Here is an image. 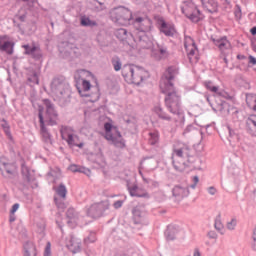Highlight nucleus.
<instances>
[{
  "label": "nucleus",
  "mask_w": 256,
  "mask_h": 256,
  "mask_svg": "<svg viewBox=\"0 0 256 256\" xmlns=\"http://www.w3.org/2000/svg\"><path fill=\"white\" fill-rule=\"evenodd\" d=\"M179 74V69L170 66L164 72L160 80V91L166 95L165 105L170 113L183 117V109H181V96L173 86V79Z\"/></svg>",
  "instance_id": "1"
},
{
  "label": "nucleus",
  "mask_w": 256,
  "mask_h": 256,
  "mask_svg": "<svg viewBox=\"0 0 256 256\" xmlns=\"http://www.w3.org/2000/svg\"><path fill=\"white\" fill-rule=\"evenodd\" d=\"M44 103L46 105L45 115H43L42 110H39L41 133L45 141H51V135L49 134V132H47V129L45 128V123H47V125H57V121H59V116L57 115V111H55V107H53V104H51L49 100H45Z\"/></svg>",
  "instance_id": "2"
},
{
  "label": "nucleus",
  "mask_w": 256,
  "mask_h": 256,
  "mask_svg": "<svg viewBox=\"0 0 256 256\" xmlns=\"http://www.w3.org/2000/svg\"><path fill=\"white\" fill-rule=\"evenodd\" d=\"M122 76L127 83L141 85L145 77H147V71L139 66L127 65L122 69Z\"/></svg>",
  "instance_id": "3"
},
{
  "label": "nucleus",
  "mask_w": 256,
  "mask_h": 256,
  "mask_svg": "<svg viewBox=\"0 0 256 256\" xmlns=\"http://www.w3.org/2000/svg\"><path fill=\"white\" fill-rule=\"evenodd\" d=\"M104 131L105 139L110 141L112 145L118 147L119 149H123V147H125V140L123 139V136L121 135V132H119L117 126L113 125V122H106L104 124Z\"/></svg>",
  "instance_id": "4"
},
{
  "label": "nucleus",
  "mask_w": 256,
  "mask_h": 256,
  "mask_svg": "<svg viewBox=\"0 0 256 256\" xmlns=\"http://www.w3.org/2000/svg\"><path fill=\"white\" fill-rule=\"evenodd\" d=\"M189 146L187 144H179L178 146L174 147L172 152V160L174 169L176 171H183L185 169V159L189 157Z\"/></svg>",
  "instance_id": "5"
},
{
  "label": "nucleus",
  "mask_w": 256,
  "mask_h": 256,
  "mask_svg": "<svg viewBox=\"0 0 256 256\" xmlns=\"http://www.w3.org/2000/svg\"><path fill=\"white\" fill-rule=\"evenodd\" d=\"M110 19L117 25H130L133 20V12L126 7L114 8L110 11Z\"/></svg>",
  "instance_id": "6"
},
{
  "label": "nucleus",
  "mask_w": 256,
  "mask_h": 256,
  "mask_svg": "<svg viewBox=\"0 0 256 256\" xmlns=\"http://www.w3.org/2000/svg\"><path fill=\"white\" fill-rule=\"evenodd\" d=\"M61 137L64 141H66V143H68L69 147H78L79 149H83L85 146V143L77 134H75V130H73L71 127H62Z\"/></svg>",
  "instance_id": "7"
},
{
  "label": "nucleus",
  "mask_w": 256,
  "mask_h": 256,
  "mask_svg": "<svg viewBox=\"0 0 256 256\" xmlns=\"http://www.w3.org/2000/svg\"><path fill=\"white\" fill-rule=\"evenodd\" d=\"M95 76L87 70H78L74 74V79L77 83L81 82L82 90L79 89V94L82 97H87L86 94H83V91L87 93V91L91 90V82L88 81V79H94Z\"/></svg>",
  "instance_id": "8"
},
{
  "label": "nucleus",
  "mask_w": 256,
  "mask_h": 256,
  "mask_svg": "<svg viewBox=\"0 0 256 256\" xmlns=\"http://www.w3.org/2000/svg\"><path fill=\"white\" fill-rule=\"evenodd\" d=\"M181 11L188 19H190V21H193V23H199V21L203 19L201 12L197 9V6L193 1L183 2Z\"/></svg>",
  "instance_id": "9"
},
{
  "label": "nucleus",
  "mask_w": 256,
  "mask_h": 256,
  "mask_svg": "<svg viewBox=\"0 0 256 256\" xmlns=\"http://www.w3.org/2000/svg\"><path fill=\"white\" fill-rule=\"evenodd\" d=\"M184 47L188 55L190 63L195 64L199 61V50L197 45H195V40L191 36H186L184 39Z\"/></svg>",
  "instance_id": "10"
},
{
  "label": "nucleus",
  "mask_w": 256,
  "mask_h": 256,
  "mask_svg": "<svg viewBox=\"0 0 256 256\" xmlns=\"http://www.w3.org/2000/svg\"><path fill=\"white\" fill-rule=\"evenodd\" d=\"M155 21L160 33H163L166 37H173L175 33V25L173 23L161 16H156Z\"/></svg>",
  "instance_id": "11"
},
{
  "label": "nucleus",
  "mask_w": 256,
  "mask_h": 256,
  "mask_svg": "<svg viewBox=\"0 0 256 256\" xmlns=\"http://www.w3.org/2000/svg\"><path fill=\"white\" fill-rule=\"evenodd\" d=\"M0 171L2 175H13L14 171H17V166L11 163L5 156L0 158Z\"/></svg>",
  "instance_id": "12"
},
{
  "label": "nucleus",
  "mask_w": 256,
  "mask_h": 256,
  "mask_svg": "<svg viewBox=\"0 0 256 256\" xmlns=\"http://www.w3.org/2000/svg\"><path fill=\"white\" fill-rule=\"evenodd\" d=\"M133 25L136 29H138V31L145 33V31H149L151 29V20L146 16H136L134 18Z\"/></svg>",
  "instance_id": "13"
},
{
  "label": "nucleus",
  "mask_w": 256,
  "mask_h": 256,
  "mask_svg": "<svg viewBox=\"0 0 256 256\" xmlns=\"http://www.w3.org/2000/svg\"><path fill=\"white\" fill-rule=\"evenodd\" d=\"M15 44L7 35L0 36V51H5L8 55H13V47Z\"/></svg>",
  "instance_id": "14"
},
{
  "label": "nucleus",
  "mask_w": 256,
  "mask_h": 256,
  "mask_svg": "<svg viewBox=\"0 0 256 256\" xmlns=\"http://www.w3.org/2000/svg\"><path fill=\"white\" fill-rule=\"evenodd\" d=\"M183 231L181 229V226L179 225H170L168 226L166 232H165V237L168 241H175L179 234Z\"/></svg>",
  "instance_id": "15"
},
{
  "label": "nucleus",
  "mask_w": 256,
  "mask_h": 256,
  "mask_svg": "<svg viewBox=\"0 0 256 256\" xmlns=\"http://www.w3.org/2000/svg\"><path fill=\"white\" fill-rule=\"evenodd\" d=\"M66 247L69 249V251H71V253H79L81 251V241L71 236L66 244Z\"/></svg>",
  "instance_id": "16"
},
{
  "label": "nucleus",
  "mask_w": 256,
  "mask_h": 256,
  "mask_svg": "<svg viewBox=\"0 0 256 256\" xmlns=\"http://www.w3.org/2000/svg\"><path fill=\"white\" fill-rule=\"evenodd\" d=\"M26 55H32L34 59H41L43 57V53L41 52V48L39 46L24 45Z\"/></svg>",
  "instance_id": "17"
},
{
  "label": "nucleus",
  "mask_w": 256,
  "mask_h": 256,
  "mask_svg": "<svg viewBox=\"0 0 256 256\" xmlns=\"http://www.w3.org/2000/svg\"><path fill=\"white\" fill-rule=\"evenodd\" d=\"M153 113L159 117V119H163L164 121H171V116L163 111L161 104H156L152 109Z\"/></svg>",
  "instance_id": "18"
},
{
  "label": "nucleus",
  "mask_w": 256,
  "mask_h": 256,
  "mask_svg": "<svg viewBox=\"0 0 256 256\" xmlns=\"http://www.w3.org/2000/svg\"><path fill=\"white\" fill-rule=\"evenodd\" d=\"M129 193L131 197H149V194L145 190L133 185L129 188Z\"/></svg>",
  "instance_id": "19"
},
{
  "label": "nucleus",
  "mask_w": 256,
  "mask_h": 256,
  "mask_svg": "<svg viewBox=\"0 0 256 256\" xmlns=\"http://www.w3.org/2000/svg\"><path fill=\"white\" fill-rule=\"evenodd\" d=\"M201 3L209 13H215L217 11V0H201Z\"/></svg>",
  "instance_id": "20"
},
{
  "label": "nucleus",
  "mask_w": 256,
  "mask_h": 256,
  "mask_svg": "<svg viewBox=\"0 0 256 256\" xmlns=\"http://www.w3.org/2000/svg\"><path fill=\"white\" fill-rule=\"evenodd\" d=\"M173 195L174 197H179L180 199H183V197H189V189L176 186L173 188Z\"/></svg>",
  "instance_id": "21"
},
{
  "label": "nucleus",
  "mask_w": 256,
  "mask_h": 256,
  "mask_svg": "<svg viewBox=\"0 0 256 256\" xmlns=\"http://www.w3.org/2000/svg\"><path fill=\"white\" fill-rule=\"evenodd\" d=\"M214 45L220 49V51H225L226 49H231V43L227 38H221L219 40H214Z\"/></svg>",
  "instance_id": "22"
},
{
  "label": "nucleus",
  "mask_w": 256,
  "mask_h": 256,
  "mask_svg": "<svg viewBox=\"0 0 256 256\" xmlns=\"http://www.w3.org/2000/svg\"><path fill=\"white\" fill-rule=\"evenodd\" d=\"M155 59H166L169 57V51L164 46H158V49L153 52Z\"/></svg>",
  "instance_id": "23"
},
{
  "label": "nucleus",
  "mask_w": 256,
  "mask_h": 256,
  "mask_svg": "<svg viewBox=\"0 0 256 256\" xmlns=\"http://www.w3.org/2000/svg\"><path fill=\"white\" fill-rule=\"evenodd\" d=\"M24 256H37V248L33 242L24 245Z\"/></svg>",
  "instance_id": "24"
},
{
  "label": "nucleus",
  "mask_w": 256,
  "mask_h": 256,
  "mask_svg": "<svg viewBox=\"0 0 256 256\" xmlns=\"http://www.w3.org/2000/svg\"><path fill=\"white\" fill-rule=\"evenodd\" d=\"M67 219H68V225H70V227H74L75 225H77V214L75 213V209L70 208L67 211Z\"/></svg>",
  "instance_id": "25"
},
{
  "label": "nucleus",
  "mask_w": 256,
  "mask_h": 256,
  "mask_svg": "<svg viewBox=\"0 0 256 256\" xmlns=\"http://www.w3.org/2000/svg\"><path fill=\"white\" fill-rule=\"evenodd\" d=\"M102 205L101 204H93L90 207L86 208L87 211V215H90V217H97V215H99V212L102 209Z\"/></svg>",
  "instance_id": "26"
},
{
  "label": "nucleus",
  "mask_w": 256,
  "mask_h": 256,
  "mask_svg": "<svg viewBox=\"0 0 256 256\" xmlns=\"http://www.w3.org/2000/svg\"><path fill=\"white\" fill-rule=\"evenodd\" d=\"M65 87V79L63 77L54 78L51 83V89L56 91V89H63Z\"/></svg>",
  "instance_id": "27"
},
{
  "label": "nucleus",
  "mask_w": 256,
  "mask_h": 256,
  "mask_svg": "<svg viewBox=\"0 0 256 256\" xmlns=\"http://www.w3.org/2000/svg\"><path fill=\"white\" fill-rule=\"evenodd\" d=\"M206 89H208V91H211V93H215V95H223V92L219 91V86H214L213 82L208 81L204 83Z\"/></svg>",
  "instance_id": "28"
},
{
  "label": "nucleus",
  "mask_w": 256,
  "mask_h": 256,
  "mask_svg": "<svg viewBox=\"0 0 256 256\" xmlns=\"http://www.w3.org/2000/svg\"><path fill=\"white\" fill-rule=\"evenodd\" d=\"M246 103L249 108L252 109V111H255L256 109V95L255 94H248L246 96Z\"/></svg>",
  "instance_id": "29"
},
{
  "label": "nucleus",
  "mask_w": 256,
  "mask_h": 256,
  "mask_svg": "<svg viewBox=\"0 0 256 256\" xmlns=\"http://www.w3.org/2000/svg\"><path fill=\"white\" fill-rule=\"evenodd\" d=\"M246 125L252 133H256V116H250L246 121Z\"/></svg>",
  "instance_id": "30"
},
{
  "label": "nucleus",
  "mask_w": 256,
  "mask_h": 256,
  "mask_svg": "<svg viewBox=\"0 0 256 256\" xmlns=\"http://www.w3.org/2000/svg\"><path fill=\"white\" fill-rule=\"evenodd\" d=\"M80 23L83 27H95L97 25V22L83 16L80 20Z\"/></svg>",
  "instance_id": "31"
},
{
  "label": "nucleus",
  "mask_w": 256,
  "mask_h": 256,
  "mask_svg": "<svg viewBox=\"0 0 256 256\" xmlns=\"http://www.w3.org/2000/svg\"><path fill=\"white\" fill-rule=\"evenodd\" d=\"M55 191L59 197H62V199L67 197V187H65V185L60 184L59 187L55 188Z\"/></svg>",
  "instance_id": "32"
},
{
  "label": "nucleus",
  "mask_w": 256,
  "mask_h": 256,
  "mask_svg": "<svg viewBox=\"0 0 256 256\" xmlns=\"http://www.w3.org/2000/svg\"><path fill=\"white\" fill-rule=\"evenodd\" d=\"M69 170L72 171V173H89V170H85V168L75 164L70 165Z\"/></svg>",
  "instance_id": "33"
},
{
  "label": "nucleus",
  "mask_w": 256,
  "mask_h": 256,
  "mask_svg": "<svg viewBox=\"0 0 256 256\" xmlns=\"http://www.w3.org/2000/svg\"><path fill=\"white\" fill-rule=\"evenodd\" d=\"M112 65L114 67V71H121V67H123L121 59H119V57L112 58Z\"/></svg>",
  "instance_id": "34"
},
{
  "label": "nucleus",
  "mask_w": 256,
  "mask_h": 256,
  "mask_svg": "<svg viewBox=\"0 0 256 256\" xmlns=\"http://www.w3.org/2000/svg\"><path fill=\"white\" fill-rule=\"evenodd\" d=\"M116 37L120 39V41H125L127 39V30L120 28L116 31Z\"/></svg>",
  "instance_id": "35"
},
{
  "label": "nucleus",
  "mask_w": 256,
  "mask_h": 256,
  "mask_svg": "<svg viewBox=\"0 0 256 256\" xmlns=\"http://www.w3.org/2000/svg\"><path fill=\"white\" fill-rule=\"evenodd\" d=\"M28 81L30 83H35L36 85H39V73L32 72L28 77Z\"/></svg>",
  "instance_id": "36"
},
{
  "label": "nucleus",
  "mask_w": 256,
  "mask_h": 256,
  "mask_svg": "<svg viewBox=\"0 0 256 256\" xmlns=\"http://www.w3.org/2000/svg\"><path fill=\"white\" fill-rule=\"evenodd\" d=\"M2 127L4 129V133L6 134L7 138L10 141H13V135H11V130L9 128V124H7V122H4V124H2Z\"/></svg>",
  "instance_id": "37"
},
{
  "label": "nucleus",
  "mask_w": 256,
  "mask_h": 256,
  "mask_svg": "<svg viewBox=\"0 0 256 256\" xmlns=\"http://www.w3.org/2000/svg\"><path fill=\"white\" fill-rule=\"evenodd\" d=\"M22 174L28 181L31 180V170H29V167H27L25 164L22 165Z\"/></svg>",
  "instance_id": "38"
},
{
  "label": "nucleus",
  "mask_w": 256,
  "mask_h": 256,
  "mask_svg": "<svg viewBox=\"0 0 256 256\" xmlns=\"http://www.w3.org/2000/svg\"><path fill=\"white\" fill-rule=\"evenodd\" d=\"M133 215L136 223H141V217H143L141 211H139V209H134Z\"/></svg>",
  "instance_id": "39"
},
{
  "label": "nucleus",
  "mask_w": 256,
  "mask_h": 256,
  "mask_svg": "<svg viewBox=\"0 0 256 256\" xmlns=\"http://www.w3.org/2000/svg\"><path fill=\"white\" fill-rule=\"evenodd\" d=\"M235 227H237V219L233 218L231 221L227 223V229H229L230 231H233Z\"/></svg>",
  "instance_id": "40"
},
{
  "label": "nucleus",
  "mask_w": 256,
  "mask_h": 256,
  "mask_svg": "<svg viewBox=\"0 0 256 256\" xmlns=\"http://www.w3.org/2000/svg\"><path fill=\"white\" fill-rule=\"evenodd\" d=\"M44 256H51V242H47Z\"/></svg>",
  "instance_id": "41"
},
{
  "label": "nucleus",
  "mask_w": 256,
  "mask_h": 256,
  "mask_svg": "<svg viewBox=\"0 0 256 256\" xmlns=\"http://www.w3.org/2000/svg\"><path fill=\"white\" fill-rule=\"evenodd\" d=\"M17 211H19V204L16 203L12 206L11 210H10V215H15V213H17Z\"/></svg>",
  "instance_id": "42"
},
{
  "label": "nucleus",
  "mask_w": 256,
  "mask_h": 256,
  "mask_svg": "<svg viewBox=\"0 0 256 256\" xmlns=\"http://www.w3.org/2000/svg\"><path fill=\"white\" fill-rule=\"evenodd\" d=\"M252 239H253L252 247H253L254 251H256V228L253 230Z\"/></svg>",
  "instance_id": "43"
},
{
  "label": "nucleus",
  "mask_w": 256,
  "mask_h": 256,
  "mask_svg": "<svg viewBox=\"0 0 256 256\" xmlns=\"http://www.w3.org/2000/svg\"><path fill=\"white\" fill-rule=\"evenodd\" d=\"M234 15L236 17V19H240L241 18V7L237 6Z\"/></svg>",
  "instance_id": "44"
},
{
  "label": "nucleus",
  "mask_w": 256,
  "mask_h": 256,
  "mask_svg": "<svg viewBox=\"0 0 256 256\" xmlns=\"http://www.w3.org/2000/svg\"><path fill=\"white\" fill-rule=\"evenodd\" d=\"M209 195H216L217 193V188L213 187V186H210L208 189H207Z\"/></svg>",
  "instance_id": "45"
},
{
  "label": "nucleus",
  "mask_w": 256,
  "mask_h": 256,
  "mask_svg": "<svg viewBox=\"0 0 256 256\" xmlns=\"http://www.w3.org/2000/svg\"><path fill=\"white\" fill-rule=\"evenodd\" d=\"M193 183L194 184L191 185V188L195 189V187H197V184L199 183V176H194L193 177Z\"/></svg>",
  "instance_id": "46"
},
{
  "label": "nucleus",
  "mask_w": 256,
  "mask_h": 256,
  "mask_svg": "<svg viewBox=\"0 0 256 256\" xmlns=\"http://www.w3.org/2000/svg\"><path fill=\"white\" fill-rule=\"evenodd\" d=\"M121 207H123V201L118 200L114 203V208L115 209H121Z\"/></svg>",
  "instance_id": "47"
},
{
  "label": "nucleus",
  "mask_w": 256,
  "mask_h": 256,
  "mask_svg": "<svg viewBox=\"0 0 256 256\" xmlns=\"http://www.w3.org/2000/svg\"><path fill=\"white\" fill-rule=\"evenodd\" d=\"M215 228L218 229V231H221V229H223V225L221 222H215Z\"/></svg>",
  "instance_id": "48"
},
{
  "label": "nucleus",
  "mask_w": 256,
  "mask_h": 256,
  "mask_svg": "<svg viewBox=\"0 0 256 256\" xmlns=\"http://www.w3.org/2000/svg\"><path fill=\"white\" fill-rule=\"evenodd\" d=\"M249 63H251L252 65H256V58L253 56H249Z\"/></svg>",
  "instance_id": "49"
},
{
  "label": "nucleus",
  "mask_w": 256,
  "mask_h": 256,
  "mask_svg": "<svg viewBox=\"0 0 256 256\" xmlns=\"http://www.w3.org/2000/svg\"><path fill=\"white\" fill-rule=\"evenodd\" d=\"M158 141H159V135L154 134V141H152L151 143H152V144H155V143H157Z\"/></svg>",
  "instance_id": "50"
},
{
  "label": "nucleus",
  "mask_w": 256,
  "mask_h": 256,
  "mask_svg": "<svg viewBox=\"0 0 256 256\" xmlns=\"http://www.w3.org/2000/svg\"><path fill=\"white\" fill-rule=\"evenodd\" d=\"M193 256H201V252L199 251V249L196 248L194 250Z\"/></svg>",
  "instance_id": "51"
},
{
  "label": "nucleus",
  "mask_w": 256,
  "mask_h": 256,
  "mask_svg": "<svg viewBox=\"0 0 256 256\" xmlns=\"http://www.w3.org/2000/svg\"><path fill=\"white\" fill-rule=\"evenodd\" d=\"M252 49H253V51H255V53H256V40H254V41L252 42Z\"/></svg>",
  "instance_id": "52"
},
{
  "label": "nucleus",
  "mask_w": 256,
  "mask_h": 256,
  "mask_svg": "<svg viewBox=\"0 0 256 256\" xmlns=\"http://www.w3.org/2000/svg\"><path fill=\"white\" fill-rule=\"evenodd\" d=\"M55 202H56V205H58L59 208L65 207V204H59V202H57V198H55Z\"/></svg>",
  "instance_id": "53"
},
{
  "label": "nucleus",
  "mask_w": 256,
  "mask_h": 256,
  "mask_svg": "<svg viewBox=\"0 0 256 256\" xmlns=\"http://www.w3.org/2000/svg\"><path fill=\"white\" fill-rule=\"evenodd\" d=\"M250 32H251V35H256V27H253V28L250 30Z\"/></svg>",
  "instance_id": "54"
},
{
  "label": "nucleus",
  "mask_w": 256,
  "mask_h": 256,
  "mask_svg": "<svg viewBox=\"0 0 256 256\" xmlns=\"http://www.w3.org/2000/svg\"><path fill=\"white\" fill-rule=\"evenodd\" d=\"M10 221H15V218L12 214H10Z\"/></svg>",
  "instance_id": "55"
},
{
  "label": "nucleus",
  "mask_w": 256,
  "mask_h": 256,
  "mask_svg": "<svg viewBox=\"0 0 256 256\" xmlns=\"http://www.w3.org/2000/svg\"><path fill=\"white\" fill-rule=\"evenodd\" d=\"M238 59H245V56L238 55Z\"/></svg>",
  "instance_id": "56"
},
{
  "label": "nucleus",
  "mask_w": 256,
  "mask_h": 256,
  "mask_svg": "<svg viewBox=\"0 0 256 256\" xmlns=\"http://www.w3.org/2000/svg\"><path fill=\"white\" fill-rule=\"evenodd\" d=\"M144 181H146V183H148V181H147V179H146V178H144Z\"/></svg>",
  "instance_id": "57"
},
{
  "label": "nucleus",
  "mask_w": 256,
  "mask_h": 256,
  "mask_svg": "<svg viewBox=\"0 0 256 256\" xmlns=\"http://www.w3.org/2000/svg\"><path fill=\"white\" fill-rule=\"evenodd\" d=\"M22 1H29V0H22Z\"/></svg>",
  "instance_id": "58"
}]
</instances>
